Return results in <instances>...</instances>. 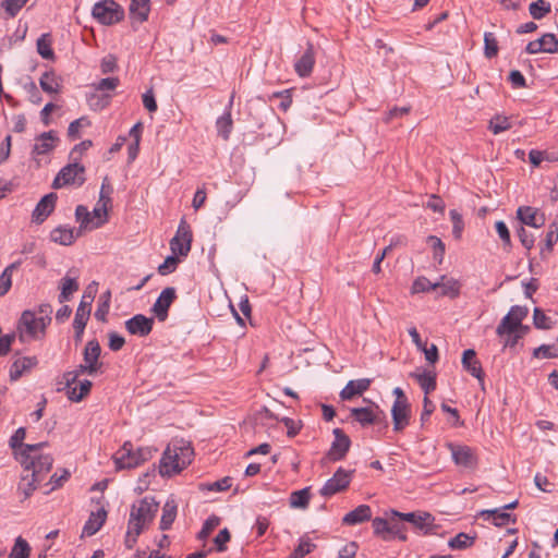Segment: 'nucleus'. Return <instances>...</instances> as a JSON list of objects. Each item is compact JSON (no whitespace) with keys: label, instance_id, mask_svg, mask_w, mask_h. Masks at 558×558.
I'll use <instances>...</instances> for the list:
<instances>
[{"label":"nucleus","instance_id":"a19ab883","mask_svg":"<svg viewBox=\"0 0 558 558\" xmlns=\"http://www.w3.org/2000/svg\"><path fill=\"white\" fill-rule=\"evenodd\" d=\"M51 37L49 34H43L37 39V52L40 54L41 58L51 60L54 57L53 50L51 48Z\"/></svg>","mask_w":558,"mask_h":558},{"label":"nucleus","instance_id":"6ab92c4d","mask_svg":"<svg viewBox=\"0 0 558 558\" xmlns=\"http://www.w3.org/2000/svg\"><path fill=\"white\" fill-rule=\"evenodd\" d=\"M154 319L145 315L137 314L125 322V328L131 335L145 337L153 329Z\"/></svg>","mask_w":558,"mask_h":558},{"label":"nucleus","instance_id":"9b49d317","mask_svg":"<svg viewBox=\"0 0 558 558\" xmlns=\"http://www.w3.org/2000/svg\"><path fill=\"white\" fill-rule=\"evenodd\" d=\"M175 298V289L172 287H168L161 291L151 308L158 320L165 322L167 319L169 307Z\"/></svg>","mask_w":558,"mask_h":558},{"label":"nucleus","instance_id":"ea45409f","mask_svg":"<svg viewBox=\"0 0 558 558\" xmlns=\"http://www.w3.org/2000/svg\"><path fill=\"white\" fill-rule=\"evenodd\" d=\"M527 313L529 310L525 306H512L508 314L501 319V328L504 329L509 320H515V324H522V320L527 316Z\"/></svg>","mask_w":558,"mask_h":558},{"label":"nucleus","instance_id":"6e6d98bb","mask_svg":"<svg viewBox=\"0 0 558 558\" xmlns=\"http://www.w3.org/2000/svg\"><path fill=\"white\" fill-rule=\"evenodd\" d=\"M529 327L523 326L522 324H515V320H509V323L501 328V323L498 325L496 332L498 336H504L506 333L511 335L513 332H522L525 333Z\"/></svg>","mask_w":558,"mask_h":558},{"label":"nucleus","instance_id":"69168bd1","mask_svg":"<svg viewBox=\"0 0 558 558\" xmlns=\"http://www.w3.org/2000/svg\"><path fill=\"white\" fill-rule=\"evenodd\" d=\"M557 355L558 352L555 350V347L549 344H542L533 351V356L537 359H551Z\"/></svg>","mask_w":558,"mask_h":558},{"label":"nucleus","instance_id":"bf43d9fd","mask_svg":"<svg viewBox=\"0 0 558 558\" xmlns=\"http://www.w3.org/2000/svg\"><path fill=\"white\" fill-rule=\"evenodd\" d=\"M101 299L104 300L97 307L96 312H95V317L96 319L100 320V322H105L106 320V316L109 312V304H110V299H111V293L110 291H107L106 293H104L101 295Z\"/></svg>","mask_w":558,"mask_h":558},{"label":"nucleus","instance_id":"c9c22d12","mask_svg":"<svg viewBox=\"0 0 558 558\" xmlns=\"http://www.w3.org/2000/svg\"><path fill=\"white\" fill-rule=\"evenodd\" d=\"M68 398L71 401L78 402L86 397L92 388V381L85 379L78 383V386L68 387Z\"/></svg>","mask_w":558,"mask_h":558},{"label":"nucleus","instance_id":"2eb2a0df","mask_svg":"<svg viewBox=\"0 0 558 558\" xmlns=\"http://www.w3.org/2000/svg\"><path fill=\"white\" fill-rule=\"evenodd\" d=\"M350 412L351 416L362 426L379 423L381 421L380 415L384 414L378 405L367 408H352Z\"/></svg>","mask_w":558,"mask_h":558},{"label":"nucleus","instance_id":"c756f323","mask_svg":"<svg viewBox=\"0 0 558 558\" xmlns=\"http://www.w3.org/2000/svg\"><path fill=\"white\" fill-rule=\"evenodd\" d=\"M480 515L484 519L493 518V522L497 526H502L508 524L509 522H514L515 519L508 512L502 509H493V510H483Z\"/></svg>","mask_w":558,"mask_h":558},{"label":"nucleus","instance_id":"a211bd4d","mask_svg":"<svg viewBox=\"0 0 558 558\" xmlns=\"http://www.w3.org/2000/svg\"><path fill=\"white\" fill-rule=\"evenodd\" d=\"M58 196L56 193L45 195L36 205L32 219L36 223H43L48 216L53 211Z\"/></svg>","mask_w":558,"mask_h":558},{"label":"nucleus","instance_id":"72a5a7b5","mask_svg":"<svg viewBox=\"0 0 558 558\" xmlns=\"http://www.w3.org/2000/svg\"><path fill=\"white\" fill-rule=\"evenodd\" d=\"M149 11V0H131L130 13L140 22H145L148 19Z\"/></svg>","mask_w":558,"mask_h":558},{"label":"nucleus","instance_id":"dca6fc26","mask_svg":"<svg viewBox=\"0 0 558 558\" xmlns=\"http://www.w3.org/2000/svg\"><path fill=\"white\" fill-rule=\"evenodd\" d=\"M100 353L101 348L96 339L89 340L86 343L83 357L84 363L87 365V368H89V375H95L101 367L102 364L99 362Z\"/></svg>","mask_w":558,"mask_h":558},{"label":"nucleus","instance_id":"1a4fd4ad","mask_svg":"<svg viewBox=\"0 0 558 558\" xmlns=\"http://www.w3.org/2000/svg\"><path fill=\"white\" fill-rule=\"evenodd\" d=\"M192 231L187 222L182 219L174 238L170 241V248L173 254L186 256L191 251Z\"/></svg>","mask_w":558,"mask_h":558},{"label":"nucleus","instance_id":"39448f33","mask_svg":"<svg viewBox=\"0 0 558 558\" xmlns=\"http://www.w3.org/2000/svg\"><path fill=\"white\" fill-rule=\"evenodd\" d=\"M155 451L156 450L149 447L138 448L134 451L132 444L125 442L123 447L116 452L113 459L117 469H132L151 459Z\"/></svg>","mask_w":558,"mask_h":558},{"label":"nucleus","instance_id":"37998d69","mask_svg":"<svg viewBox=\"0 0 558 558\" xmlns=\"http://www.w3.org/2000/svg\"><path fill=\"white\" fill-rule=\"evenodd\" d=\"M498 41L494 33L486 32L484 34V54L492 59L498 54Z\"/></svg>","mask_w":558,"mask_h":558},{"label":"nucleus","instance_id":"0eeeda50","mask_svg":"<svg viewBox=\"0 0 558 558\" xmlns=\"http://www.w3.org/2000/svg\"><path fill=\"white\" fill-rule=\"evenodd\" d=\"M92 15L101 24L111 25L120 22L124 12L113 0H101L94 4Z\"/></svg>","mask_w":558,"mask_h":558},{"label":"nucleus","instance_id":"49530a36","mask_svg":"<svg viewBox=\"0 0 558 558\" xmlns=\"http://www.w3.org/2000/svg\"><path fill=\"white\" fill-rule=\"evenodd\" d=\"M530 14L535 20L543 19L547 13L550 12V4L544 0H537L532 2L529 7Z\"/></svg>","mask_w":558,"mask_h":558},{"label":"nucleus","instance_id":"5701e85b","mask_svg":"<svg viewBox=\"0 0 558 558\" xmlns=\"http://www.w3.org/2000/svg\"><path fill=\"white\" fill-rule=\"evenodd\" d=\"M59 138L54 131L44 132L35 138L33 147L34 155H45L50 153L57 145Z\"/></svg>","mask_w":558,"mask_h":558},{"label":"nucleus","instance_id":"f03ea898","mask_svg":"<svg viewBox=\"0 0 558 558\" xmlns=\"http://www.w3.org/2000/svg\"><path fill=\"white\" fill-rule=\"evenodd\" d=\"M46 442L35 445H25L21 452V463L24 465V472L31 473L39 480H44L52 466L53 459L49 454H38L39 449L46 446Z\"/></svg>","mask_w":558,"mask_h":558},{"label":"nucleus","instance_id":"5fc2aeb1","mask_svg":"<svg viewBox=\"0 0 558 558\" xmlns=\"http://www.w3.org/2000/svg\"><path fill=\"white\" fill-rule=\"evenodd\" d=\"M437 288L438 284H436V282L433 283L425 277H418L412 284V293L427 292L430 290H436Z\"/></svg>","mask_w":558,"mask_h":558},{"label":"nucleus","instance_id":"864d4df0","mask_svg":"<svg viewBox=\"0 0 558 558\" xmlns=\"http://www.w3.org/2000/svg\"><path fill=\"white\" fill-rule=\"evenodd\" d=\"M427 242L430 244V246L433 247V251H434V258L439 263L441 264L442 263V259H444V255H445V244L444 242L435 236V235H429L427 238Z\"/></svg>","mask_w":558,"mask_h":558},{"label":"nucleus","instance_id":"8fccbe9b","mask_svg":"<svg viewBox=\"0 0 558 558\" xmlns=\"http://www.w3.org/2000/svg\"><path fill=\"white\" fill-rule=\"evenodd\" d=\"M85 373L89 375V368H87V365L85 363L78 365L74 371H69V372L64 373L63 379H64L65 386L66 387L72 386L73 384L76 383L78 376L82 374H85Z\"/></svg>","mask_w":558,"mask_h":558},{"label":"nucleus","instance_id":"ddd939ff","mask_svg":"<svg viewBox=\"0 0 558 558\" xmlns=\"http://www.w3.org/2000/svg\"><path fill=\"white\" fill-rule=\"evenodd\" d=\"M392 517H397L411 523L415 529L423 531L424 533L428 532V529L432 526L434 521L433 515L427 512L401 513L398 511H392Z\"/></svg>","mask_w":558,"mask_h":558},{"label":"nucleus","instance_id":"79ce46f5","mask_svg":"<svg viewBox=\"0 0 558 558\" xmlns=\"http://www.w3.org/2000/svg\"><path fill=\"white\" fill-rule=\"evenodd\" d=\"M29 554H31V546L22 536H19L15 539V543L11 549L9 558H28Z\"/></svg>","mask_w":558,"mask_h":558},{"label":"nucleus","instance_id":"7ed1b4c3","mask_svg":"<svg viewBox=\"0 0 558 558\" xmlns=\"http://www.w3.org/2000/svg\"><path fill=\"white\" fill-rule=\"evenodd\" d=\"M159 504L154 497H144L131 507L129 524L136 534H141L154 520Z\"/></svg>","mask_w":558,"mask_h":558},{"label":"nucleus","instance_id":"4468645a","mask_svg":"<svg viewBox=\"0 0 558 558\" xmlns=\"http://www.w3.org/2000/svg\"><path fill=\"white\" fill-rule=\"evenodd\" d=\"M448 448L457 465L468 469L476 465V457L470 447L449 444Z\"/></svg>","mask_w":558,"mask_h":558},{"label":"nucleus","instance_id":"f704fd0d","mask_svg":"<svg viewBox=\"0 0 558 558\" xmlns=\"http://www.w3.org/2000/svg\"><path fill=\"white\" fill-rule=\"evenodd\" d=\"M311 499V488L305 487L291 493L290 507L294 509H306Z\"/></svg>","mask_w":558,"mask_h":558},{"label":"nucleus","instance_id":"052dcab7","mask_svg":"<svg viewBox=\"0 0 558 558\" xmlns=\"http://www.w3.org/2000/svg\"><path fill=\"white\" fill-rule=\"evenodd\" d=\"M112 191L113 190L109 183V179L106 177L102 180V184L100 187L98 205L104 204V205L110 206Z\"/></svg>","mask_w":558,"mask_h":558},{"label":"nucleus","instance_id":"473e14b6","mask_svg":"<svg viewBox=\"0 0 558 558\" xmlns=\"http://www.w3.org/2000/svg\"><path fill=\"white\" fill-rule=\"evenodd\" d=\"M436 284H438V288H441V295L454 299L460 293V283L453 278L441 276L440 280L436 282Z\"/></svg>","mask_w":558,"mask_h":558},{"label":"nucleus","instance_id":"4d7b16f0","mask_svg":"<svg viewBox=\"0 0 558 558\" xmlns=\"http://www.w3.org/2000/svg\"><path fill=\"white\" fill-rule=\"evenodd\" d=\"M373 527L375 534L381 536L385 541H390L389 536V521L383 518H375L373 520Z\"/></svg>","mask_w":558,"mask_h":558},{"label":"nucleus","instance_id":"412c9836","mask_svg":"<svg viewBox=\"0 0 558 558\" xmlns=\"http://www.w3.org/2000/svg\"><path fill=\"white\" fill-rule=\"evenodd\" d=\"M476 353L473 349H468L462 354V366L472 376L478 379L482 387H484V372L478 360H476Z\"/></svg>","mask_w":558,"mask_h":558},{"label":"nucleus","instance_id":"0e129e2a","mask_svg":"<svg viewBox=\"0 0 558 558\" xmlns=\"http://www.w3.org/2000/svg\"><path fill=\"white\" fill-rule=\"evenodd\" d=\"M179 264V258L177 256H168L162 264L158 266V272L161 276L169 275L173 272Z\"/></svg>","mask_w":558,"mask_h":558},{"label":"nucleus","instance_id":"9d476101","mask_svg":"<svg viewBox=\"0 0 558 558\" xmlns=\"http://www.w3.org/2000/svg\"><path fill=\"white\" fill-rule=\"evenodd\" d=\"M352 477V471H347L342 468H339L333 476L329 478L325 485L320 488L319 493L324 497H330L337 493L344 490Z\"/></svg>","mask_w":558,"mask_h":558},{"label":"nucleus","instance_id":"20e7f679","mask_svg":"<svg viewBox=\"0 0 558 558\" xmlns=\"http://www.w3.org/2000/svg\"><path fill=\"white\" fill-rule=\"evenodd\" d=\"M47 326L36 315V312L26 310L22 313L17 323L19 339L24 343L41 339L46 333Z\"/></svg>","mask_w":558,"mask_h":558},{"label":"nucleus","instance_id":"774afa93","mask_svg":"<svg viewBox=\"0 0 558 558\" xmlns=\"http://www.w3.org/2000/svg\"><path fill=\"white\" fill-rule=\"evenodd\" d=\"M357 549V544L355 542H350L339 550L337 558H354L356 556Z\"/></svg>","mask_w":558,"mask_h":558},{"label":"nucleus","instance_id":"e2e57ef3","mask_svg":"<svg viewBox=\"0 0 558 558\" xmlns=\"http://www.w3.org/2000/svg\"><path fill=\"white\" fill-rule=\"evenodd\" d=\"M510 129V123L506 117H496L489 122V130L494 134H499Z\"/></svg>","mask_w":558,"mask_h":558},{"label":"nucleus","instance_id":"13d9d810","mask_svg":"<svg viewBox=\"0 0 558 558\" xmlns=\"http://www.w3.org/2000/svg\"><path fill=\"white\" fill-rule=\"evenodd\" d=\"M533 323H534V326L538 329L551 328L550 318L548 316H546L545 313L538 307H535L533 311Z\"/></svg>","mask_w":558,"mask_h":558},{"label":"nucleus","instance_id":"603ef678","mask_svg":"<svg viewBox=\"0 0 558 558\" xmlns=\"http://www.w3.org/2000/svg\"><path fill=\"white\" fill-rule=\"evenodd\" d=\"M219 523L220 520L218 517L213 515L208 518L203 524L202 530L198 532L197 538L201 541L206 539L211 534V532L219 525Z\"/></svg>","mask_w":558,"mask_h":558},{"label":"nucleus","instance_id":"393cba45","mask_svg":"<svg viewBox=\"0 0 558 558\" xmlns=\"http://www.w3.org/2000/svg\"><path fill=\"white\" fill-rule=\"evenodd\" d=\"M107 518V511L104 508L92 512L83 527V535L92 536L96 534L104 525Z\"/></svg>","mask_w":558,"mask_h":558},{"label":"nucleus","instance_id":"c03bdc74","mask_svg":"<svg viewBox=\"0 0 558 558\" xmlns=\"http://www.w3.org/2000/svg\"><path fill=\"white\" fill-rule=\"evenodd\" d=\"M17 264L9 265L0 275V296L5 295L12 286V274L16 269Z\"/></svg>","mask_w":558,"mask_h":558},{"label":"nucleus","instance_id":"4c0bfd02","mask_svg":"<svg viewBox=\"0 0 558 558\" xmlns=\"http://www.w3.org/2000/svg\"><path fill=\"white\" fill-rule=\"evenodd\" d=\"M40 482L41 480L32 476L31 473L23 472L19 484V490L23 493L24 498H28Z\"/></svg>","mask_w":558,"mask_h":558},{"label":"nucleus","instance_id":"2f4dec72","mask_svg":"<svg viewBox=\"0 0 558 558\" xmlns=\"http://www.w3.org/2000/svg\"><path fill=\"white\" fill-rule=\"evenodd\" d=\"M39 85L45 93L57 94L60 92V78L53 72H45L39 78Z\"/></svg>","mask_w":558,"mask_h":558},{"label":"nucleus","instance_id":"680f3d73","mask_svg":"<svg viewBox=\"0 0 558 558\" xmlns=\"http://www.w3.org/2000/svg\"><path fill=\"white\" fill-rule=\"evenodd\" d=\"M28 0H2L1 5L10 16H15Z\"/></svg>","mask_w":558,"mask_h":558},{"label":"nucleus","instance_id":"58836bf2","mask_svg":"<svg viewBox=\"0 0 558 558\" xmlns=\"http://www.w3.org/2000/svg\"><path fill=\"white\" fill-rule=\"evenodd\" d=\"M421 388L424 390L425 396L434 391L436 388V375L432 372H424L422 374H413Z\"/></svg>","mask_w":558,"mask_h":558},{"label":"nucleus","instance_id":"f257e3e1","mask_svg":"<svg viewBox=\"0 0 558 558\" xmlns=\"http://www.w3.org/2000/svg\"><path fill=\"white\" fill-rule=\"evenodd\" d=\"M194 456L190 442L183 439L172 440L166 448L160 460L159 471L162 476L180 473L191 462Z\"/></svg>","mask_w":558,"mask_h":558},{"label":"nucleus","instance_id":"cd10ccee","mask_svg":"<svg viewBox=\"0 0 558 558\" xmlns=\"http://www.w3.org/2000/svg\"><path fill=\"white\" fill-rule=\"evenodd\" d=\"M558 241V223L556 221L551 222L548 227V231L546 233L545 243L541 247V258L546 259L553 252L554 245Z\"/></svg>","mask_w":558,"mask_h":558},{"label":"nucleus","instance_id":"6e6552de","mask_svg":"<svg viewBox=\"0 0 558 558\" xmlns=\"http://www.w3.org/2000/svg\"><path fill=\"white\" fill-rule=\"evenodd\" d=\"M93 301H94V295L92 293H85L82 296V300L76 310L74 322H73V328H74V332H75L74 338H75L76 342H80L82 340L84 329L86 327V324H87L89 315H90Z\"/></svg>","mask_w":558,"mask_h":558},{"label":"nucleus","instance_id":"4be33fe9","mask_svg":"<svg viewBox=\"0 0 558 558\" xmlns=\"http://www.w3.org/2000/svg\"><path fill=\"white\" fill-rule=\"evenodd\" d=\"M315 64V51L311 43L301 58L295 62L294 70L300 77H307L311 75Z\"/></svg>","mask_w":558,"mask_h":558},{"label":"nucleus","instance_id":"e433bc0d","mask_svg":"<svg viewBox=\"0 0 558 558\" xmlns=\"http://www.w3.org/2000/svg\"><path fill=\"white\" fill-rule=\"evenodd\" d=\"M61 292L59 294V302L63 303L70 299V296L78 290V283L76 278L64 277L60 283Z\"/></svg>","mask_w":558,"mask_h":558},{"label":"nucleus","instance_id":"423d86ee","mask_svg":"<svg viewBox=\"0 0 558 558\" xmlns=\"http://www.w3.org/2000/svg\"><path fill=\"white\" fill-rule=\"evenodd\" d=\"M85 168L77 160L64 166L57 174L52 182L53 189H61L66 185L81 186L85 182Z\"/></svg>","mask_w":558,"mask_h":558},{"label":"nucleus","instance_id":"f8f14e48","mask_svg":"<svg viewBox=\"0 0 558 558\" xmlns=\"http://www.w3.org/2000/svg\"><path fill=\"white\" fill-rule=\"evenodd\" d=\"M335 441L332 442L327 457L331 461H339L344 458L350 449L351 440L340 428L333 429Z\"/></svg>","mask_w":558,"mask_h":558},{"label":"nucleus","instance_id":"338daca9","mask_svg":"<svg viewBox=\"0 0 558 558\" xmlns=\"http://www.w3.org/2000/svg\"><path fill=\"white\" fill-rule=\"evenodd\" d=\"M108 209L109 206L104 204H97L96 207L93 209L92 214L94 218L97 220L96 226H104L108 221Z\"/></svg>","mask_w":558,"mask_h":558},{"label":"nucleus","instance_id":"f3484780","mask_svg":"<svg viewBox=\"0 0 558 558\" xmlns=\"http://www.w3.org/2000/svg\"><path fill=\"white\" fill-rule=\"evenodd\" d=\"M410 404L404 401H395L391 408L393 430L401 432L410 422Z\"/></svg>","mask_w":558,"mask_h":558},{"label":"nucleus","instance_id":"bb28decb","mask_svg":"<svg viewBox=\"0 0 558 558\" xmlns=\"http://www.w3.org/2000/svg\"><path fill=\"white\" fill-rule=\"evenodd\" d=\"M37 364L35 356H25L15 360L10 369L12 380H17L26 371H29Z\"/></svg>","mask_w":558,"mask_h":558},{"label":"nucleus","instance_id":"09e8293b","mask_svg":"<svg viewBox=\"0 0 558 558\" xmlns=\"http://www.w3.org/2000/svg\"><path fill=\"white\" fill-rule=\"evenodd\" d=\"M315 547V544H313L308 538H301L298 547L287 558H303L305 555L310 554Z\"/></svg>","mask_w":558,"mask_h":558},{"label":"nucleus","instance_id":"aec40b11","mask_svg":"<svg viewBox=\"0 0 558 558\" xmlns=\"http://www.w3.org/2000/svg\"><path fill=\"white\" fill-rule=\"evenodd\" d=\"M518 219L525 226L541 228L545 225L544 214L538 213L536 208L530 206H521L517 210Z\"/></svg>","mask_w":558,"mask_h":558},{"label":"nucleus","instance_id":"a18cd8bd","mask_svg":"<svg viewBox=\"0 0 558 558\" xmlns=\"http://www.w3.org/2000/svg\"><path fill=\"white\" fill-rule=\"evenodd\" d=\"M216 125H217L218 134L225 141H227L230 136V133L232 131V125H233L231 113L227 112L222 117H220L217 120Z\"/></svg>","mask_w":558,"mask_h":558},{"label":"nucleus","instance_id":"de8ad7c7","mask_svg":"<svg viewBox=\"0 0 558 558\" xmlns=\"http://www.w3.org/2000/svg\"><path fill=\"white\" fill-rule=\"evenodd\" d=\"M472 544L473 537L469 536L465 533H459L448 543L449 547L452 549H464L470 547Z\"/></svg>","mask_w":558,"mask_h":558},{"label":"nucleus","instance_id":"c85d7f7f","mask_svg":"<svg viewBox=\"0 0 558 558\" xmlns=\"http://www.w3.org/2000/svg\"><path fill=\"white\" fill-rule=\"evenodd\" d=\"M178 506L174 499H168L162 508V515L160 519V530H169L175 520Z\"/></svg>","mask_w":558,"mask_h":558},{"label":"nucleus","instance_id":"7c9ffc66","mask_svg":"<svg viewBox=\"0 0 558 558\" xmlns=\"http://www.w3.org/2000/svg\"><path fill=\"white\" fill-rule=\"evenodd\" d=\"M77 235L73 228L58 227L51 231V240L61 245H71Z\"/></svg>","mask_w":558,"mask_h":558},{"label":"nucleus","instance_id":"3c124183","mask_svg":"<svg viewBox=\"0 0 558 558\" xmlns=\"http://www.w3.org/2000/svg\"><path fill=\"white\" fill-rule=\"evenodd\" d=\"M542 48H544V52L554 53L558 50V39L554 34H545L541 38H538Z\"/></svg>","mask_w":558,"mask_h":558},{"label":"nucleus","instance_id":"b1692460","mask_svg":"<svg viewBox=\"0 0 558 558\" xmlns=\"http://www.w3.org/2000/svg\"><path fill=\"white\" fill-rule=\"evenodd\" d=\"M371 379L362 378L356 380H350L345 387L341 390L340 397L342 400H351L355 396L362 395L369 388Z\"/></svg>","mask_w":558,"mask_h":558},{"label":"nucleus","instance_id":"a878e982","mask_svg":"<svg viewBox=\"0 0 558 558\" xmlns=\"http://www.w3.org/2000/svg\"><path fill=\"white\" fill-rule=\"evenodd\" d=\"M372 517L371 507L367 505H360L354 510L348 512L342 522L347 525H355L368 521Z\"/></svg>","mask_w":558,"mask_h":558}]
</instances>
